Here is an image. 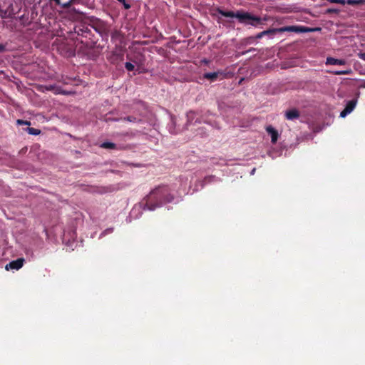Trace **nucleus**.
Segmentation results:
<instances>
[{"label": "nucleus", "instance_id": "6", "mask_svg": "<svg viewBox=\"0 0 365 365\" xmlns=\"http://www.w3.org/2000/svg\"><path fill=\"white\" fill-rule=\"evenodd\" d=\"M220 76H222L221 79L225 77V73L221 71L212 73H205L203 74V78L210 80L212 82L217 81Z\"/></svg>", "mask_w": 365, "mask_h": 365}, {"label": "nucleus", "instance_id": "10", "mask_svg": "<svg viewBox=\"0 0 365 365\" xmlns=\"http://www.w3.org/2000/svg\"><path fill=\"white\" fill-rule=\"evenodd\" d=\"M299 112L295 108L289 110L285 113L286 119L289 120L297 119L299 118Z\"/></svg>", "mask_w": 365, "mask_h": 365}, {"label": "nucleus", "instance_id": "8", "mask_svg": "<svg viewBox=\"0 0 365 365\" xmlns=\"http://www.w3.org/2000/svg\"><path fill=\"white\" fill-rule=\"evenodd\" d=\"M74 30H75V33L78 36H81L86 37V38H88L90 36L91 32V30L86 26H84V25L76 26V27H75Z\"/></svg>", "mask_w": 365, "mask_h": 365}, {"label": "nucleus", "instance_id": "11", "mask_svg": "<svg viewBox=\"0 0 365 365\" xmlns=\"http://www.w3.org/2000/svg\"><path fill=\"white\" fill-rule=\"evenodd\" d=\"M123 59V55L117 52H113L108 58L109 61L113 64H116Z\"/></svg>", "mask_w": 365, "mask_h": 365}, {"label": "nucleus", "instance_id": "28", "mask_svg": "<svg viewBox=\"0 0 365 365\" xmlns=\"http://www.w3.org/2000/svg\"><path fill=\"white\" fill-rule=\"evenodd\" d=\"M5 49V46L4 45L0 44V52L4 51Z\"/></svg>", "mask_w": 365, "mask_h": 365}, {"label": "nucleus", "instance_id": "25", "mask_svg": "<svg viewBox=\"0 0 365 365\" xmlns=\"http://www.w3.org/2000/svg\"><path fill=\"white\" fill-rule=\"evenodd\" d=\"M212 178H213V176H207V177L205 178L204 180L205 182L210 181Z\"/></svg>", "mask_w": 365, "mask_h": 365}, {"label": "nucleus", "instance_id": "9", "mask_svg": "<svg viewBox=\"0 0 365 365\" xmlns=\"http://www.w3.org/2000/svg\"><path fill=\"white\" fill-rule=\"evenodd\" d=\"M266 131L271 135V142L275 143L279 138L278 131L274 129L272 125H269L266 128Z\"/></svg>", "mask_w": 365, "mask_h": 365}, {"label": "nucleus", "instance_id": "13", "mask_svg": "<svg viewBox=\"0 0 365 365\" xmlns=\"http://www.w3.org/2000/svg\"><path fill=\"white\" fill-rule=\"evenodd\" d=\"M101 148H105V149H116L117 146L116 144L110 142H104L101 145Z\"/></svg>", "mask_w": 365, "mask_h": 365}, {"label": "nucleus", "instance_id": "5", "mask_svg": "<svg viewBox=\"0 0 365 365\" xmlns=\"http://www.w3.org/2000/svg\"><path fill=\"white\" fill-rule=\"evenodd\" d=\"M24 258H19L16 260H13L10 262L9 264L6 265V269H19L21 268L24 265Z\"/></svg>", "mask_w": 365, "mask_h": 365}, {"label": "nucleus", "instance_id": "4", "mask_svg": "<svg viewBox=\"0 0 365 365\" xmlns=\"http://www.w3.org/2000/svg\"><path fill=\"white\" fill-rule=\"evenodd\" d=\"M314 30H320L319 28L315 29H311L308 27L305 26H284L279 29H272L262 31V34L264 36L269 34H275L277 32H284V31H291V32H308Z\"/></svg>", "mask_w": 365, "mask_h": 365}, {"label": "nucleus", "instance_id": "17", "mask_svg": "<svg viewBox=\"0 0 365 365\" xmlns=\"http://www.w3.org/2000/svg\"><path fill=\"white\" fill-rule=\"evenodd\" d=\"M195 113L193 111H190L187 113V123H189V124L191 123V120H193V118H195Z\"/></svg>", "mask_w": 365, "mask_h": 365}, {"label": "nucleus", "instance_id": "2", "mask_svg": "<svg viewBox=\"0 0 365 365\" xmlns=\"http://www.w3.org/2000/svg\"><path fill=\"white\" fill-rule=\"evenodd\" d=\"M217 13L222 16L227 18H237L240 23L249 24L252 26L257 27L263 24V21H267V19H262L259 16H254L252 14L242 10H238L236 12L232 11H225L220 7H217L215 10Z\"/></svg>", "mask_w": 365, "mask_h": 365}, {"label": "nucleus", "instance_id": "15", "mask_svg": "<svg viewBox=\"0 0 365 365\" xmlns=\"http://www.w3.org/2000/svg\"><path fill=\"white\" fill-rule=\"evenodd\" d=\"M349 5L355 6L365 4V0H345Z\"/></svg>", "mask_w": 365, "mask_h": 365}, {"label": "nucleus", "instance_id": "23", "mask_svg": "<svg viewBox=\"0 0 365 365\" xmlns=\"http://www.w3.org/2000/svg\"><path fill=\"white\" fill-rule=\"evenodd\" d=\"M338 12H339V10H337V9H327V13H328V14H331V13H336V14H337Z\"/></svg>", "mask_w": 365, "mask_h": 365}, {"label": "nucleus", "instance_id": "21", "mask_svg": "<svg viewBox=\"0 0 365 365\" xmlns=\"http://www.w3.org/2000/svg\"><path fill=\"white\" fill-rule=\"evenodd\" d=\"M123 120H127V121H129V122H136L137 121V118L135 117H133V116H128V117H125L124 118H123Z\"/></svg>", "mask_w": 365, "mask_h": 365}, {"label": "nucleus", "instance_id": "30", "mask_svg": "<svg viewBox=\"0 0 365 365\" xmlns=\"http://www.w3.org/2000/svg\"><path fill=\"white\" fill-rule=\"evenodd\" d=\"M47 90H49V91H52L53 88V86H49L48 87L46 88Z\"/></svg>", "mask_w": 365, "mask_h": 365}, {"label": "nucleus", "instance_id": "24", "mask_svg": "<svg viewBox=\"0 0 365 365\" xmlns=\"http://www.w3.org/2000/svg\"><path fill=\"white\" fill-rule=\"evenodd\" d=\"M264 36V34H262V31L257 34V36H256V38H261L262 37Z\"/></svg>", "mask_w": 365, "mask_h": 365}, {"label": "nucleus", "instance_id": "27", "mask_svg": "<svg viewBox=\"0 0 365 365\" xmlns=\"http://www.w3.org/2000/svg\"><path fill=\"white\" fill-rule=\"evenodd\" d=\"M335 73L337 75H340V74H346L348 73L346 71H336V72H335Z\"/></svg>", "mask_w": 365, "mask_h": 365}, {"label": "nucleus", "instance_id": "26", "mask_svg": "<svg viewBox=\"0 0 365 365\" xmlns=\"http://www.w3.org/2000/svg\"><path fill=\"white\" fill-rule=\"evenodd\" d=\"M50 1H54L57 5H61V0H49Z\"/></svg>", "mask_w": 365, "mask_h": 365}, {"label": "nucleus", "instance_id": "12", "mask_svg": "<svg viewBox=\"0 0 365 365\" xmlns=\"http://www.w3.org/2000/svg\"><path fill=\"white\" fill-rule=\"evenodd\" d=\"M327 65H344L345 61L343 59H337L332 57H328L326 61Z\"/></svg>", "mask_w": 365, "mask_h": 365}, {"label": "nucleus", "instance_id": "22", "mask_svg": "<svg viewBox=\"0 0 365 365\" xmlns=\"http://www.w3.org/2000/svg\"><path fill=\"white\" fill-rule=\"evenodd\" d=\"M328 1L331 3L340 4L342 5H344L346 4L345 0H328Z\"/></svg>", "mask_w": 365, "mask_h": 365}, {"label": "nucleus", "instance_id": "33", "mask_svg": "<svg viewBox=\"0 0 365 365\" xmlns=\"http://www.w3.org/2000/svg\"><path fill=\"white\" fill-rule=\"evenodd\" d=\"M79 0H73V4L76 3V1H78Z\"/></svg>", "mask_w": 365, "mask_h": 365}, {"label": "nucleus", "instance_id": "1", "mask_svg": "<svg viewBox=\"0 0 365 365\" xmlns=\"http://www.w3.org/2000/svg\"><path fill=\"white\" fill-rule=\"evenodd\" d=\"M145 206L149 210H154L163 204L171 202L174 195L170 193L168 185H161L153 190L148 195Z\"/></svg>", "mask_w": 365, "mask_h": 365}, {"label": "nucleus", "instance_id": "18", "mask_svg": "<svg viewBox=\"0 0 365 365\" xmlns=\"http://www.w3.org/2000/svg\"><path fill=\"white\" fill-rule=\"evenodd\" d=\"M72 4H73V0H69L67 2H65V3H61V5L60 6L63 9H69L71 6Z\"/></svg>", "mask_w": 365, "mask_h": 365}, {"label": "nucleus", "instance_id": "20", "mask_svg": "<svg viewBox=\"0 0 365 365\" xmlns=\"http://www.w3.org/2000/svg\"><path fill=\"white\" fill-rule=\"evenodd\" d=\"M16 123H17V125H31L30 121L21 120V119L17 120Z\"/></svg>", "mask_w": 365, "mask_h": 365}, {"label": "nucleus", "instance_id": "7", "mask_svg": "<svg viewBox=\"0 0 365 365\" xmlns=\"http://www.w3.org/2000/svg\"><path fill=\"white\" fill-rule=\"evenodd\" d=\"M356 104V100H351L348 101L344 109L341 112L340 117L344 118L349 114L355 108Z\"/></svg>", "mask_w": 365, "mask_h": 365}, {"label": "nucleus", "instance_id": "3", "mask_svg": "<svg viewBox=\"0 0 365 365\" xmlns=\"http://www.w3.org/2000/svg\"><path fill=\"white\" fill-rule=\"evenodd\" d=\"M21 0H5L0 10L5 17H13L21 11Z\"/></svg>", "mask_w": 365, "mask_h": 365}, {"label": "nucleus", "instance_id": "29", "mask_svg": "<svg viewBox=\"0 0 365 365\" xmlns=\"http://www.w3.org/2000/svg\"><path fill=\"white\" fill-rule=\"evenodd\" d=\"M360 58L365 61V53H362L360 55Z\"/></svg>", "mask_w": 365, "mask_h": 365}, {"label": "nucleus", "instance_id": "32", "mask_svg": "<svg viewBox=\"0 0 365 365\" xmlns=\"http://www.w3.org/2000/svg\"><path fill=\"white\" fill-rule=\"evenodd\" d=\"M201 122H202V120H198V119L196 120V123H200Z\"/></svg>", "mask_w": 365, "mask_h": 365}, {"label": "nucleus", "instance_id": "19", "mask_svg": "<svg viewBox=\"0 0 365 365\" xmlns=\"http://www.w3.org/2000/svg\"><path fill=\"white\" fill-rule=\"evenodd\" d=\"M125 67L128 71H132L135 68L134 65L130 62H126L125 63Z\"/></svg>", "mask_w": 365, "mask_h": 365}, {"label": "nucleus", "instance_id": "14", "mask_svg": "<svg viewBox=\"0 0 365 365\" xmlns=\"http://www.w3.org/2000/svg\"><path fill=\"white\" fill-rule=\"evenodd\" d=\"M25 130L30 135H38L41 133V130L34 128L28 127Z\"/></svg>", "mask_w": 365, "mask_h": 365}, {"label": "nucleus", "instance_id": "31", "mask_svg": "<svg viewBox=\"0 0 365 365\" xmlns=\"http://www.w3.org/2000/svg\"><path fill=\"white\" fill-rule=\"evenodd\" d=\"M127 58H128V59H130V61H133V63H136V61H134V60H133V59L130 58L128 56H127Z\"/></svg>", "mask_w": 365, "mask_h": 365}, {"label": "nucleus", "instance_id": "16", "mask_svg": "<svg viewBox=\"0 0 365 365\" xmlns=\"http://www.w3.org/2000/svg\"><path fill=\"white\" fill-rule=\"evenodd\" d=\"M217 23L222 24L224 26H226V27L230 26V24L232 23V21L225 20V19H222L221 17H217Z\"/></svg>", "mask_w": 365, "mask_h": 365}]
</instances>
